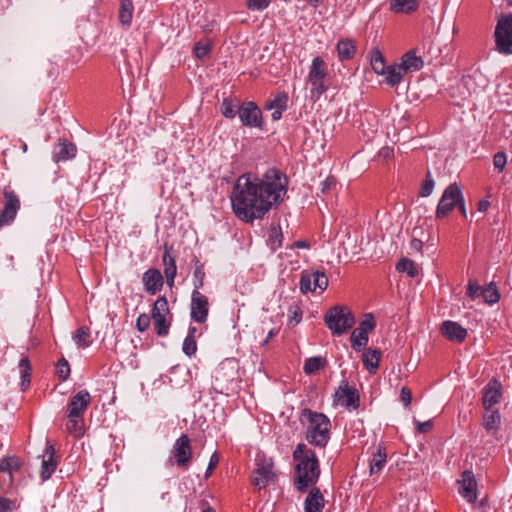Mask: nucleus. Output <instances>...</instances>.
<instances>
[{"label": "nucleus", "mask_w": 512, "mask_h": 512, "mask_svg": "<svg viewBox=\"0 0 512 512\" xmlns=\"http://www.w3.org/2000/svg\"><path fill=\"white\" fill-rule=\"evenodd\" d=\"M170 313L168 300L165 296L159 297L153 307L151 318L154 322V328L158 336H166L169 332L171 322L167 320L166 316Z\"/></svg>", "instance_id": "6e6552de"}, {"label": "nucleus", "mask_w": 512, "mask_h": 512, "mask_svg": "<svg viewBox=\"0 0 512 512\" xmlns=\"http://www.w3.org/2000/svg\"><path fill=\"white\" fill-rule=\"evenodd\" d=\"M76 146L66 139H59L54 147L53 158L56 162L69 160L76 155Z\"/></svg>", "instance_id": "393cba45"}, {"label": "nucleus", "mask_w": 512, "mask_h": 512, "mask_svg": "<svg viewBox=\"0 0 512 512\" xmlns=\"http://www.w3.org/2000/svg\"><path fill=\"white\" fill-rule=\"evenodd\" d=\"M338 58L341 61L352 59L357 51L356 43L352 39H340L336 45Z\"/></svg>", "instance_id": "bb28decb"}, {"label": "nucleus", "mask_w": 512, "mask_h": 512, "mask_svg": "<svg viewBox=\"0 0 512 512\" xmlns=\"http://www.w3.org/2000/svg\"><path fill=\"white\" fill-rule=\"evenodd\" d=\"M481 295L488 304L497 303L500 299V294L493 283H490L487 287L482 289Z\"/></svg>", "instance_id": "c03bdc74"}, {"label": "nucleus", "mask_w": 512, "mask_h": 512, "mask_svg": "<svg viewBox=\"0 0 512 512\" xmlns=\"http://www.w3.org/2000/svg\"><path fill=\"white\" fill-rule=\"evenodd\" d=\"M336 186V181L334 178L332 177H328L326 178L323 182H322V189H321V192L323 194L327 193L331 188H334Z\"/></svg>", "instance_id": "680f3d73"}, {"label": "nucleus", "mask_w": 512, "mask_h": 512, "mask_svg": "<svg viewBox=\"0 0 512 512\" xmlns=\"http://www.w3.org/2000/svg\"><path fill=\"white\" fill-rule=\"evenodd\" d=\"M192 458L191 450H173L169 456V463H176L179 467H185Z\"/></svg>", "instance_id": "58836bf2"}, {"label": "nucleus", "mask_w": 512, "mask_h": 512, "mask_svg": "<svg viewBox=\"0 0 512 512\" xmlns=\"http://www.w3.org/2000/svg\"><path fill=\"white\" fill-rule=\"evenodd\" d=\"M324 322L333 335H342L353 327L355 318L348 307L336 305L326 312Z\"/></svg>", "instance_id": "39448f33"}, {"label": "nucleus", "mask_w": 512, "mask_h": 512, "mask_svg": "<svg viewBox=\"0 0 512 512\" xmlns=\"http://www.w3.org/2000/svg\"><path fill=\"white\" fill-rule=\"evenodd\" d=\"M23 464V460L15 455L4 456L0 459V473H7L9 475V486L13 484V474L19 471Z\"/></svg>", "instance_id": "b1692460"}, {"label": "nucleus", "mask_w": 512, "mask_h": 512, "mask_svg": "<svg viewBox=\"0 0 512 512\" xmlns=\"http://www.w3.org/2000/svg\"><path fill=\"white\" fill-rule=\"evenodd\" d=\"M434 180L431 177V173L428 171L426 180L422 183L419 195L421 197H428L434 189Z\"/></svg>", "instance_id": "8fccbe9b"}, {"label": "nucleus", "mask_w": 512, "mask_h": 512, "mask_svg": "<svg viewBox=\"0 0 512 512\" xmlns=\"http://www.w3.org/2000/svg\"><path fill=\"white\" fill-rule=\"evenodd\" d=\"M210 50V44L198 42L194 47V55L198 59H204L209 55Z\"/></svg>", "instance_id": "603ef678"}, {"label": "nucleus", "mask_w": 512, "mask_h": 512, "mask_svg": "<svg viewBox=\"0 0 512 512\" xmlns=\"http://www.w3.org/2000/svg\"><path fill=\"white\" fill-rule=\"evenodd\" d=\"M89 337V328L86 326H81L75 331L73 340L79 348H86L90 345Z\"/></svg>", "instance_id": "a19ab883"}, {"label": "nucleus", "mask_w": 512, "mask_h": 512, "mask_svg": "<svg viewBox=\"0 0 512 512\" xmlns=\"http://www.w3.org/2000/svg\"><path fill=\"white\" fill-rule=\"evenodd\" d=\"M416 430L420 433H427L433 428V421L427 420L424 422H420L418 420H415Z\"/></svg>", "instance_id": "4d7b16f0"}, {"label": "nucleus", "mask_w": 512, "mask_h": 512, "mask_svg": "<svg viewBox=\"0 0 512 512\" xmlns=\"http://www.w3.org/2000/svg\"><path fill=\"white\" fill-rule=\"evenodd\" d=\"M271 3V0H246V8L250 11H263Z\"/></svg>", "instance_id": "09e8293b"}, {"label": "nucleus", "mask_w": 512, "mask_h": 512, "mask_svg": "<svg viewBox=\"0 0 512 512\" xmlns=\"http://www.w3.org/2000/svg\"><path fill=\"white\" fill-rule=\"evenodd\" d=\"M21 373V389L24 391L31 382V364L28 357H22L18 364Z\"/></svg>", "instance_id": "f704fd0d"}, {"label": "nucleus", "mask_w": 512, "mask_h": 512, "mask_svg": "<svg viewBox=\"0 0 512 512\" xmlns=\"http://www.w3.org/2000/svg\"><path fill=\"white\" fill-rule=\"evenodd\" d=\"M419 6L418 0H391V9L395 12L410 13Z\"/></svg>", "instance_id": "4c0bfd02"}, {"label": "nucleus", "mask_w": 512, "mask_h": 512, "mask_svg": "<svg viewBox=\"0 0 512 512\" xmlns=\"http://www.w3.org/2000/svg\"><path fill=\"white\" fill-rule=\"evenodd\" d=\"M172 246H168V244H164V253L162 256V261L164 265V274L166 277V282L169 287L174 285V280L177 274V266L175 257L171 255Z\"/></svg>", "instance_id": "4be33fe9"}, {"label": "nucleus", "mask_w": 512, "mask_h": 512, "mask_svg": "<svg viewBox=\"0 0 512 512\" xmlns=\"http://www.w3.org/2000/svg\"><path fill=\"white\" fill-rule=\"evenodd\" d=\"M91 396L87 390H80L71 399L68 404L67 417H83L89 403Z\"/></svg>", "instance_id": "f3484780"}, {"label": "nucleus", "mask_w": 512, "mask_h": 512, "mask_svg": "<svg viewBox=\"0 0 512 512\" xmlns=\"http://www.w3.org/2000/svg\"><path fill=\"white\" fill-rule=\"evenodd\" d=\"M501 426V415L498 409H484L483 427L487 432H496Z\"/></svg>", "instance_id": "cd10ccee"}, {"label": "nucleus", "mask_w": 512, "mask_h": 512, "mask_svg": "<svg viewBox=\"0 0 512 512\" xmlns=\"http://www.w3.org/2000/svg\"><path fill=\"white\" fill-rule=\"evenodd\" d=\"M496 50L504 55L512 54V15L502 16L494 32Z\"/></svg>", "instance_id": "0eeeda50"}, {"label": "nucleus", "mask_w": 512, "mask_h": 512, "mask_svg": "<svg viewBox=\"0 0 512 512\" xmlns=\"http://www.w3.org/2000/svg\"><path fill=\"white\" fill-rule=\"evenodd\" d=\"M502 397V385L497 379H492L483 389L482 405L484 409H494Z\"/></svg>", "instance_id": "a211bd4d"}, {"label": "nucleus", "mask_w": 512, "mask_h": 512, "mask_svg": "<svg viewBox=\"0 0 512 512\" xmlns=\"http://www.w3.org/2000/svg\"><path fill=\"white\" fill-rule=\"evenodd\" d=\"M371 67L373 71L378 75H384L387 68L384 57L379 50L372 51L371 55Z\"/></svg>", "instance_id": "79ce46f5"}, {"label": "nucleus", "mask_w": 512, "mask_h": 512, "mask_svg": "<svg viewBox=\"0 0 512 512\" xmlns=\"http://www.w3.org/2000/svg\"><path fill=\"white\" fill-rule=\"evenodd\" d=\"M400 66L403 67L405 73L418 71L422 68L423 61L421 57L416 56L414 50H410L402 56Z\"/></svg>", "instance_id": "c85d7f7f"}, {"label": "nucleus", "mask_w": 512, "mask_h": 512, "mask_svg": "<svg viewBox=\"0 0 512 512\" xmlns=\"http://www.w3.org/2000/svg\"><path fill=\"white\" fill-rule=\"evenodd\" d=\"M255 468L250 476V483L255 490L261 491L270 485H273L278 478L272 457L266 455L263 451H258L255 455Z\"/></svg>", "instance_id": "20e7f679"}, {"label": "nucleus", "mask_w": 512, "mask_h": 512, "mask_svg": "<svg viewBox=\"0 0 512 512\" xmlns=\"http://www.w3.org/2000/svg\"><path fill=\"white\" fill-rule=\"evenodd\" d=\"M142 282L145 291L149 295H155L162 289L164 280L161 272L158 269L150 268L144 272L142 276Z\"/></svg>", "instance_id": "aec40b11"}, {"label": "nucleus", "mask_w": 512, "mask_h": 512, "mask_svg": "<svg viewBox=\"0 0 512 512\" xmlns=\"http://www.w3.org/2000/svg\"><path fill=\"white\" fill-rule=\"evenodd\" d=\"M335 401L348 410H357L360 406L359 392L355 387L349 386L347 380H342L335 392Z\"/></svg>", "instance_id": "9b49d317"}, {"label": "nucleus", "mask_w": 512, "mask_h": 512, "mask_svg": "<svg viewBox=\"0 0 512 512\" xmlns=\"http://www.w3.org/2000/svg\"><path fill=\"white\" fill-rule=\"evenodd\" d=\"M133 12H134V5H133L132 0H120L118 18H119L120 24L123 27L129 28L131 26Z\"/></svg>", "instance_id": "c756f323"}, {"label": "nucleus", "mask_w": 512, "mask_h": 512, "mask_svg": "<svg viewBox=\"0 0 512 512\" xmlns=\"http://www.w3.org/2000/svg\"><path fill=\"white\" fill-rule=\"evenodd\" d=\"M489 201L486 200V199H482L478 202V211L480 212H486L487 209L489 208Z\"/></svg>", "instance_id": "69168bd1"}, {"label": "nucleus", "mask_w": 512, "mask_h": 512, "mask_svg": "<svg viewBox=\"0 0 512 512\" xmlns=\"http://www.w3.org/2000/svg\"><path fill=\"white\" fill-rule=\"evenodd\" d=\"M462 200V192L456 183L450 184L443 192L436 209V218H445Z\"/></svg>", "instance_id": "1a4fd4ad"}, {"label": "nucleus", "mask_w": 512, "mask_h": 512, "mask_svg": "<svg viewBox=\"0 0 512 512\" xmlns=\"http://www.w3.org/2000/svg\"><path fill=\"white\" fill-rule=\"evenodd\" d=\"M240 106L241 104L236 98H224L220 106V111L225 118L233 119L238 114Z\"/></svg>", "instance_id": "72a5a7b5"}, {"label": "nucleus", "mask_w": 512, "mask_h": 512, "mask_svg": "<svg viewBox=\"0 0 512 512\" xmlns=\"http://www.w3.org/2000/svg\"><path fill=\"white\" fill-rule=\"evenodd\" d=\"M283 234L281 228L272 227L269 232V245L272 251H276L282 245Z\"/></svg>", "instance_id": "a18cd8bd"}, {"label": "nucleus", "mask_w": 512, "mask_h": 512, "mask_svg": "<svg viewBox=\"0 0 512 512\" xmlns=\"http://www.w3.org/2000/svg\"><path fill=\"white\" fill-rule=\"evenodd\" d=\"M239 118L243 126L262 128V111L253 101L243 102L239 107Z\"/></svg>", "instance_id": "ddd939ff"}, {"label": "nucleus", "mask_w": 512, "mask_h": 512, "mask_svg": "<svg viewBox=\"0 0 512 512\" xmlns=\"http://www.w3.org/2000/svg\"><path fill=\"white\" fill-rule=\"evenodd\" d=\"M324 497L318 488H313L307 495L304 503L305 512H322Z\"/></svg>", "instance_id": "a878e982"}, {"label": "nucleus", "mask_w": 512, "mask_h": 512, "mask_svg": "<svg viewBox=\"0 0 512 512\" xmlns=\"http://www.w3.org/2000/svg\"><path fill=\"white\" fill-rule=\"evenodd\" d=\"M381 358V351L379 349H367L363 353V364L365 368L371 373H376L379 367V361Z\"/></svg>", "instance_id": "7c9ffc66"}, {"label": "nucleus", "mask_w": 512, "mask_h": 512, "mask_svg": "<svg viewBox=\"0 0 512 512\" xmlns=\"http://www.w3.org/2000/svg\"><path fill=\"white\" fill-rule=\"evenodd\" d=\"M441 333L449 340L463 342L467 336V330L454 321H444L441 326Z\"/></svg>", "instance_id": "5701e85b"}, {"label": "nucleus", "mask_w": 512, "mask_h": 512, "mask_svg": "<svg viewBox=\"0 0 512 512\" xmlns=\"http://www.w3.org/2000/svg\"><path fill=\"white\" fill-rule=\"evenodd\" d=\"M182 349L187 356H192L196 352L197 345L194 339V335H187V337L184 339Z\"/></svg>", "instance_id": "3c124183"}, {"label": "nucleus", "mask_w": 512, "mask_h": 512, "mask_svg": "<svg viewBox=\"0 0 512 512\" xmlns=\"http://www.w3.org/2000/svg\"><path fill=\"white\" fill-rule=\"evenodd\" d=\"M387 454L382 450H377L372 456L369 465V472L371 475L378 474L381 472L387 462Z\"/></svg>", "instance_id": "e433bc0d"}, {"label": "nucleus", "mask_w": 512, "mask_h": 512, "mask_svg": "<svg viewBox=\"0 0 512 512\" xmlns=\"http://www.w3.org/2000/svg\"><path fill=\"white\" fill-rule=\"evenodd\" d=\"M379 154L384 158H388L393 154V150L388 147H385L380 150Z\"/></svg>", "instance_id": "774afa93"}, {"label": "nucleus", "mask_w": 512, "mask_h": 512, "mask_svg": "<svg viewBox=\"0 0 512 512\" xmlns=\"http://www.w3.org/2000/svg\"><path fill=\"white\" fill-rule=\"evenodd\" d=\"M56 374L61 381H66L69 378L70 365L64 357H62L56 364Z\"/></svg>", "instance_id": "de8ad7c7"}, {"label": "nucleus", "mask_w": 512, "mask_h": 512, "mask_svg": "<svg viewBox=\"0 0 512 512\" xmlns=\"http://www.w3.org/2000/svg\"><path fill=\"white\" fill-rule=\"evenodd\" d=\"M288 94L285 92L278 93L274 99L267 100L264 109L272 110L277 109L280 111H286L288 108Z\"/></svg>", "instance_id": "c9c22d12"}, {"label": "nucleus", "mask_w": 512, "mask_h": 512, "mask_svg": "<svg viewBox=\"0 0 512 512\" xmlns=\"http://www.w3.org/2000/svg\"><path fill=\"white\" fill-rule=\"evenodd\" d=\"M422 241L419 240V239H416V238H413L410 242V246L412 249L416 250V251H421L422 249Z\"/></svg>", "instance_id": "338daca9"}, {"label": "nucleus", "mask_w": 512, "mask_h": 512, "mask_svg": "<svg viewBox=\"0 0 512 512\" xmlns=\"http://www.w3.org/2000/svg\"><path fill=\"white\" fill-rule=\"evenodd\" d=\"M193 262H194V271H193V279H192V283H193V287H194L193 290L200 291V289H202L204 287V281H205V277H206L204 264L201 263L197 257H194Z\"/></svg>", "instance_id": "473e14b6"}, {"label": "nucleus", "mask_w": 512, "mask_h": 512, "mask_svg": "<svg viewBox=\"0 0 512 512\" xmlns=\"http://www.w3.org/2000/svg\"><path fill=\"white\" fill-rule=\"evenodd\" d=\"M326 365V360L322 357H310L306 359L303 370L307 375H311L322 369Z\"/></svg>", "instance_id": "ea45409f"}, {"label": "nucleus", "mask_w": 512, "mask_h": 512, "mask_svg": "<svg viewBox=\"0 0 512 512\" xmlns=\"http://www.w3.org/2000/svg\"><path fill=\"white\" fill-rule=\"evenodd\" d=\"M459 493L470 503L477 500V482L471 471H464L459 481Z\"/></svg>", "instance_id": "6ab92c4d"}, {"label": "nucleus", "mask_w": 512, "mask_h": 512, "mask_svg": "<svg viewBox=\"0 0 512 512\" xmlns=\"http://www.w3.org/2000/svg\"><path fill=\"white\" fill-rule=\"evenodd\" d=\"M375 325L374 317L369 313L365 315L359 327L353 330L350 340L355 351L360 352L367 345L368 334L375 328Z\"/></svg>", "instance_id": "f8f14e48"}, {"label": "nucleus", "mask_w": 512, "mask_h": 512, "mask_svg": "<svg viewBox=\"0 0 512 512\" xmlns=\"http://www.w3.org/2000/svg\"><path fill=\"white\" fill-rule=\"evenodd\" d=\"M327 75V64L324 59L320 56L313 58L307 76V83L311 86V99L318 100L328 90Z\"/></svg>", "instance_id": "423d86ee"}, {"label": "nucleus", "mask_w": 512, "mask_h": 512, "mask_svg": "<svg viewBox=\"0 0 512 512\" xmlns=\"http://www.w3.org/2000/svg\"><path fill=\"white\" fill-rule=\"evenodd\" d=\"M3 195L5 203L0 212V227L8 226L14 221L21 205L19 197L10 187L3 189Z\"/></svg>", "instance_id": "9d476101"}, {"label": "nucleus", "mask_w": 512, "mask_h": 512, "mask_svg": "<svg viewBox=\"0 0 512 512\" xmlns=\"http://www.w3.org/2000/svg\"><path fill=\"white\" fill-rule=\"evenodd\" d=\"M151 317L146 314L142 313L138 316L136 320V328L139 332L146 331L150 326Z\"/></svg>", "instance_id": "864d4df0"}, {"label": "nucleus", "mask_w": 512, "mask_h": 512, "mask_svg": "<svg viewBox=\"0 0 512 512\" xmlns=\"http://www.w3.org/2000/svg\"><path fill=\"white\" fill-rule=\"evenodd\" d=\"M400 400L403 402L405 407H408L411 404L412 393L408 387H402L400 392Z\"/></svg>", "instance_id": "13d9d810"}, {"label": "nucleus", "mask_w": 512, "mask_h": 512, "mask_svg": "<svg viewBox=\"0 0 512 512\" xmlns=\"http://www.w3.org/2000/svg\"><path fill=\"white\" fill-rule=\"evenodd\" d=\"M399 272H406L409 277H416L418 275V268L414 261L408 258H402L396 265Z\"/></svg>", "instance_id": "37998d69"}, {"label": "nucleus", "mask_w": 512, "mask_h": 512, "mask_svg": "<svg viewBox=\"0 0 512 512\" xmlns=\"http://www.w3.org/2000/svg\"><path fill=\"white\" fill-rule=\"evenodd\" d=\"M290 312L292 313V316H291V319H290V322L292 320L295 321V323H299L300 320H301V317H302V313L301 311L299 310V308H295L294 311H291Z\"/></svg>", "instance_id": "0e129e2a"}, {"label": "nucleus", "mask_w": 512, "mask_h": 512, "mask_svg": "<svg viewBox=\"0 0 512 512\" xmlns=\"http://www.w3.org/2000/svg\"><path fill=\"white\" fill-rule=\"evenodd\" d=\"M209 313L208 298L198 290H193L191 294L190 316L197 323L206 322Z\"/></svg>", "instance_id": "2eb2a0df"}, {"label": "nucleus", "mask_w": 512, "mask_h": 512, "mask_svg": "<svg viewBox=\"0 0 512 512\" xmlns=\"http://www.w3.org/2000/svg\"><path fill=\"white\" fill-rule=\"evenodd\" d=\"M83 419L82 417H68L67 430L74 433L75 437L82 435Z\"/></svg>", "instance_id": "49530a36"}, {"label": "nucleus", "mask_w": 512, "mask_h": 512, "mask_svg": "<svg viewBox=\"0 0 512 512\" xmlns=\"http://www.w3.org/2000/svg\"><path fill=\"white\" fill-rule=\"evenodd\" d=\"M59 464V456L56 455V450H46L42 455L40 477L42 481H47L51 478Z\"/></svg>", "instance_id": "412c9836"}, {"label": "nucleus", "mask_w": 512, "mask_h": 512, "mask_svg": "<svg viewBox=\"0 0 512 512\" xmlns=\"http://www.w3.org/2000/svg\"><path fill=\"white\" fill-rule=\"evenodd\" d=\"M173 448H190V439L186 434L181 435Z\"/></svg>", "instance_id": "052dcab7"}, {"label": "nucleus", "mask_w": 512, "mask_h": 512, "mask_svg": "<svg viewBox=\"0 0 512 512\" xmlns=\"http://www.w3.org/2000/svg\"><path fill=\"white\" fill-rule=\"evenodd\" d=\"M299 284L300 290L304 294L307 292H313L317 288L323 291L328 286V278L320 271H303Z\"/></svg>", "instance_id": "4468645a"}, {"label": "nucleus", "mask_w": 512, "mask_h": 512, "mask_svg": "<svg viewBox=\"0 0 512 512\" xmlns=\"http://www.w3.org/2000/svg\"><path fill=\"white\" fill-rule=\"evenodd\" d=\"M405 74L406 73L404 72L403 67H401L400 64H393L387 66L384 74L385 82L391 87H394L402 81L403 76Z\"/></svg>", "instance_id": "2f4dec72"}, {"label": "nucleus", "mask_w": 512, "mask_h": 512, "mask_svg": "<svg viewBox=\"0 0 512 512\" xmlns=\"http://www.w3.org/2000/svg\"><path fill=\"white\" fill-rule=\"evenodd\" d=\"M235 368L230 366V363H221L215 371V386L214 388L223 393L230 389L231 384L235 380Z\"/></svg>", "instance_id": "dca6fc26"}, {"label": "nucleus", "mask_w": 512, "mask_h": 512, "mask_svg": "<svg viewBox=\"0 0 512 512\" xmlns=\"http://www.w3.org/2000/svg\"><path fill=\"white\" fill-rule=\"evenodd\" d=\"M220 461V456L217 452H214L210 457V461L206 470V477L210 476L212 471L216 468Z\"/></svg>", "instance_id": "bf43d9fd"}, {"label": "nucleus", "mask_w": 512, "mask_h": 512, "mask_svg": "<svg viewBox=\"0 0 512 512\" xmlns=\"http://www.w3.org/2000/svg\"><path fill=\"white\" fill-rule=\"evenodd\" d=\"M482 288L479 286L477 281L469 280L467 285L466 294L472 299L477 298L481 294Z\"/></svg>", "instance_id": "5fc2aeb1"}, {"label": "nucleus", "mask_w": 512, "mask_h": 512, "mask_svg": "<svg viewBox=\"0 0 512 512\" xmlns=\"http://www.w3.org/2000/svg\"><path fill=\"white\" fill-rule=\"evenodd\" d=\"M507 163V156L505 152H497L493 157V165L499 171H502Z\"/></svg>", "instance_id": "6e6d98bb"}, {"label": "nucleus", "mask_w": 512, "mask_h": 512, "mask_svg": "<svg viewBox=\"0 0 512 512\" xmlns=\"http://www.w3.org/2000/svg\"><path fill=\"white\" fill-rule=\"evenodd\" d=\"M295 465L294 484L300 492L317 483L320 476L318 459L313 450H293Z\"/></svg>", "instance_id": "f03ea898"}, {"label": "nucleus", "mask_w": 512, "mask_h": 512, "mask_svg": "<svg viewBox=\"0 0 512 512\" xmlns=\"http://www.w3.org/2000/svg\"><path fill=\"white\" fill-rule=\"evenodd\" d=\"M13 505L14 503L10 499L0 497V512H7L12 510Z\"/></svg>", "instance_id": "e2e57ef3"}, {"label": "nucleus", "mask_w": 512, "mask_h": 512, "mask_svg": "<svg viewBox=\"0 0 512 512\" xmlns=\"http://www.w3.org/2000/svg\"><path fill=\"white\" fill-rule=\"evenodd\" d=\"M300 420L308 422L306 439L312 445L324 447L330 438L331 422L323 414L305 408L301 411Z\"/></svg>", "instance_id": "7ed1b4c3"}, {"label": "nucleus", "mask_w": 512, "mask_h": 512, "mask_svg": "<svg viewBox=\"0 0 512 512\" xmlns=\"http://www.w3.org/2000/svg\"><path fill=\"white\" fill-rule=\"evenodd\" d=\"M286 192L287 180L277 169L268 170L262 178L242 174L237 178L230 196L233 212L240 220L252 223L278 205Z\"/></svg>", "instance_id": "f257e3e1"}]
</instances>
